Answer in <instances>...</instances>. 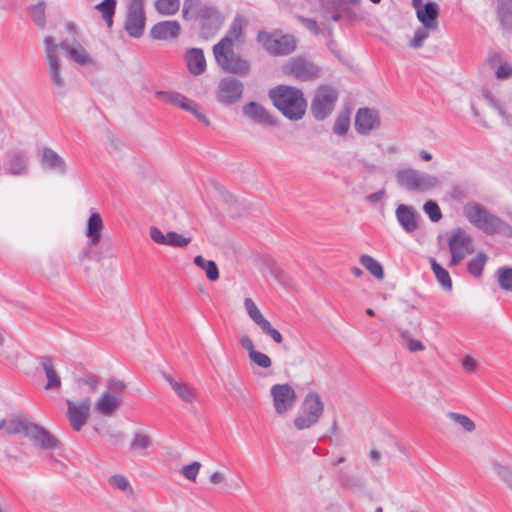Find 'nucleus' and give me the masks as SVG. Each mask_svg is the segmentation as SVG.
I'll use <instances>...</instances> for the list:
<instances>
[{
  "label": "nucleus",
  "instance_id": "obj_49",
  "mask_svg": "<svg viewBox=\"0 0 512 512\" xmlns=\"http://www.w3.org/2000/svg\"><path fill=\"white\" fill-rule=\"evenodd\" d=\"M402 344L411 352L422 351L425 349L424 345L420 340L411 337V333L408 330L401 332Z\"/></svg>",
  "mask_w": 512,
  "mask_h": 512
},
{
  "label": "nucleus",
  "instance_id": "obj_39",
  "mask_svg": "<svg viewBox=\"0 0 512 512\" xmlns=\"http://www.w3.org/2000/svg\"><path fill=\"white\" fill-rule=\"evenodd\" d=\"M48 67L52 83L58 88L64 87L65 81L60 74V62L57 54L49 52Z\"/></svg>",
  "mask_w": 512,
  "mask_h": 512
},
{
  "label": "nucleus",
  "instance_id": "obj_13",
  "mask_svg": "<svg viewBox=\"0 0 512 512\" xmlns=\"http://www.w3.org/2000/svg\"><path fill=\"white\" fill-rule=\"evenodd\" d=\"M66 417L74 431H80L90 418L91 399L86 397L81 401L66 399Z\"/></svg>",
  "mask_w": 512,
  "mask_h": 512
},
{
  "label": "nucleus",
  "instance_id": "obj_19",
  "mask_svg": "<svg viewBox=\"0 0 512 512\" xmlns=\"http://www.w3.org/2000/svg\"><path fill=\"white\" fill-rule=\"evenodd\" d=\"M163 379L171 386L177 397L187 404H192L197 398V389L182 379H175L170 374L163 372Z\"/></svg>",
  "mask_w": 512,
  "mask_h": 512
},
{
  "label": "nucleus",
  "instance_id": "obj_56",
  "mask_svg": "<svg viewBox=\"0 0 512 512\" xmlns=\"http://www.w3.org/2000/svg\"><path fill=\"white\" fill-rule=\"evenodd\" d=\"M259 328L264 334L271 337L275 343L281 344L283 342L282 334L277 329L272 327L271 323L268 320H266L261 326H259Z\"/></svg>",
  "mask_w": 512,
  "mask_h": 512
},
{
  "label": "nucleus",
  "instance_id": "obj_2",
  "mask_svg": "<svg viewBox=\"0 0 512 512\" xmlns=\"http://www.w3.org/2000/svg\"><path fill=\"white\" fill-rule=\"evenodd\" d=\"M463 214L473 226L487 235L500 234L507 238L512 237V226L477 202L466 203Z\"/></svg>",
  "mask_w": 512,
  "mask_h": 512
},
{
  "label": "nucleus",
  "instance_id": "obj_43",
  "mask_svg": "<svg viewBox=\"0 0 512 512\" xmlns=\"http://www.w3.org/2000/svg\"><path fill=\"white\" fill-rule=\"evenodd\" d=\"M180 8V0H157L155 9L161 15H175Z\"/></svg>",
  "mask_w": 512,
  "mask_h": 512
},
{
  "label": "nucleus",
  "instance_id": "obj_44",
  "mask_svg": "<svg viewBox=\"0 0 512 512\" xmlns=\"http://www.w3.org/2000/svg\"><path fill=\"white\" fill-rule=\"evenodd\" d=\"M488 260V257L485 253L479 252L476 257L468 262L467 268L471 275L476 278L481 277L484 266Z\"/></svg>",
  "mask_w": 512,
  "mask_h": 512
},
{
  "label": "nucleus",
  "instance_id": "obj_24",
  "mask_svg": "<svg viewBox=\"0 0 512 512\" xmlns=\"http://www.w3.org/2000/svg\"><path fill=\"white\" fill-rule=\"evenodd\" d=\"M122 396L114 395L111 392H104L95 403L97 412L104 416L113 415L122 405Z\"/></svg>",
  "mask_w": 512,
  "mask_h": 512
},
{
  "label": "nucleus",
  "instance_id": "obj_42",
  "mask_svg": "<svg viewBox=\"0 0 512 512\" xmlns=\"http://www.w3.org/2000/svg\"><path fill=\"white\" fill-rule=\"evenodd\" d=\"M203 4L201 0H184L182 16L185 20H191L194 18H200V11L202 10Z\"/></svg>",
  "mask_w": 512,
  "mask_h": 512
},
{
  "label": "nucleus",
  "instance_id": "obj_35",
  "mask_svg": "<svg viewBox=\"0 0 512 512\" xmlns=\"http://www.w3.org/2000/svg\"><path fill=\"white\" fill-rule=\"evenodd\" d=\"M68 58L79 65H97V62L89 55L80 43H76V45L72 47V50H69Z\"/></svg>",
  "mask_w": 512,
  "mask_h": 512
},
{
  "label": "nucleus",
  "instance_id": "obj_10",
  "mask_svg": "<svg viewBox=\"0 0 512 512\" xmlns=\"http://www.w3.org/2000/svg\"><path fill=\"white\" fill-rule=\"evenodd\" d=\"M451 253L450 266L458 265L465 257L474 252L472 237L462 228L454 230L448 240Z\"/></svg>",
  "mask_w": 512,
  "mask_h": 512
},
{
  "label": "nucleus",
  "instance_id": "obj_59",
  "mask_svg": "<svg viewBox=\"0 0 512 512\" xmlns=\"http://www.w3.org/2000/svg\"><path fill=\"white\" fill-rule=\"evenodd\" d=\"M297 20L304 25L310 32H312L314 35H319L322 33V30L320 29L317 21L312 18H307L304 16H297Z\"/></svg>",
  "mask_w": 512,
  "mask_h": 512
},
{
  "label": "nucleus",
  "instance_id": "obj_4",
  "mask_svg": "<svg viewBox=\"0 0 512 512\" xmlns=\"http://www.w3.org/2000/svg\"><path fill=\"white\" fill-rule=\"evenodd\" d=\"M213 54L217 65L223 71L239 76H246L249 74V61L234 52V45L217 43L213 47Z\"/></svg>",
  "mask_w": 512,
  "mask_h": 512
},
{
  "label": "nucleus",
  "instance_id": "obj_53",
  "mask_svg": "<svg viewBox=\"0 0 512 512\" xmlns=\"http://www.w3.org/2000/svg\"><path fill=\"white\" fill-rule=\"evenodd\" d=\"M31 16L33 18V21L40 27L44 28L45 26V8L44 3L39 2L36 5H34L30 10Z\"/></svg>",
  "mask_w": 512,
  "mask_h": 512
},
{
  "label": "nucleus",
  "instance_id": "obj_6",
  "mask_svg": "<svg viewBox=\"0 0 512 512\" xmlns=\"http://www.w3.org/2000/svg\"><path fill=\"white\" fill-rule=\"evenodd\" d=\"M324 412V403L318 392H309L301 404L294 425L298 430L308 429L318 423Z\"/></svg>",
  "mask_w": 512,
  "mask_h": 512
},
{
  "label": "nucleus",
  "instance_id": "obj_15",
  "mask_svg": "<svg viewBox=\"0 0 512 512\" xmlns=\"http://www.w3.org/2000/svg\"><path fill=\"white\" fill-rule=\"evenodd\" d=\"M283 72L300 81H309L318 76L319 68L302 57L291 58L284 66Z\"/></svg>",
  "mask_w": 512,
  "mask_h": 512
},
{
  "label": "nucleus",
  "instance_id": "obj_11",
  "mask_svg": "<svg viewBox=\"0 0 512 512\" xmlns=\"http://www.w3.org/2000/svg\"><path fill=\"white\" fill-rule=\"evenodd\" d=\"M144 0H130L127 5L124 29L130 37L140 38L145 28Z\"/></svg>",
  "mask_w": 512,
  "mask_h": 512
},
{
  "label": "nucleus",
  "instance_id": "obj_45",
  "mask_svg": "<svg viewBox=\"0 0 512 512\" xmlns=\"http://www.w3.org/2000/svg\"><path fill=\"white\" fill-rule=\"evenodd\" d=\"M447 417L458 424L465 432L471 433L476 429L474 421L464 414L448 412Z\"/></svg>",
  "mask_w": 512,
  "mask_h": 512
},
{
  "label": "nucleus",
  "instance_id": "obj_38",
  "mask_svg": "<svg viewBox=\"0 0 512 512\" xmlns=\"http://www.w3.org/2000/svg\"><path fill=\"white\" fill-rule=\"evenodd\" d=\"M491 466L497 477L512 491V469L510 466L498 461L492 460Z\"/></svg>",
  "mask_w": 512,
  "mask_h": 512
},
{
  "label": "nucleus",
  "instance_id": "obj_8",
  "mask_svg": "<svg viewBox=\"0 0 512 512\" xmlns=\"http://www.w3.org/2000/svg\"><path fill=\"white\" fill-rule=\"evenodd\" d=\"M337 100L338 93L333 87L328 85L318 87L310 106L312 116L318 121L326 119L334 110Z\"/></svg>",
  "mask_w": 512,
  "mask_h": 512
},
{
  "label": "nucleus",
  "instance_id": "obj_48",
  "mask_svg": "<svg viewBox=\"0 0 512 512\" xmlns=\"http://www.w3.org/2000/svg\"><path fill=\"white\" fill-rule=\"evenodd\" d=\"M496 274L499 286L505 291L512 292V268L500 267Z\"/></svg>",
  "mask_w": 512,
  "mask_h": 512
},
{
  "label": "nucleus",
  "instance_id": "obj_31",
  "mask_svg": "<svg viewBox=\"0 0 512 512\" xmlns=\"http://www.w3.org/2000/svg\"><path fill=\"white\" fill-rule=\"evenodd\" d=\"M152 445L150 436L144 432H134L129 444V451L132 454L145 456L147 449Z\"/></svg>",
  "mask_w": 512,
  "mask_h": 512
},
{
  "label": "nucleus",
  "instance_id": "obj_27",
  "mask_svg": "<svg viewBox=\"0 0 512 512\" xmlns=\"http://www.w3.org/2000/svg\"><path fill=\"white\" fill-rule=\"evenodd\" d=\"M184 58L191 74L198 76L206 70V59L202 49L191 48L187 50Z\"/></svg>",
  "mask_w": 512,
  "mask_h": 512
},
{
  "label": "nucleus",
  "instance_id": "obj_18",
  "mask_svg": "<svg viewBox=\"0 0 512 512\" xmlns=\"http://www.w3.org/2000/svg\"><path fill=\"white\" fill-rule=\"evenodd\" d=\"M412 6L416 10L418 20L426 29H437V17L439 14V6L437 3L427 2L422 4V0H412Z\"/></svg>",
  "mask_w": 512,
  "mask_h": 512
},
{
  "label": "nucleus",
  "instance_id": "obj_52",
  "mask_svg": "<svg viewBox=\"0 0 512 512\" xmlns=\"http://www.w3.org/2000/svg\"><path fill=\"white\" fill-rule=\"evenodd\" d=\"M424 212L428 215L432 222H438L442 218V212L439 205L434 201H427L423 206Z\"/></svg>",
  "mask_w": 512,
  "mask_h": 512
},
{
  "label": "nucleus",
  "instance_id": "obj_22",
  "mask_svg": "<svg viewBox=\"0 0 512 512\" xmlns=\"http://www.w3.org/2000/svg\"><path fill=\"white\" fill-rule=\"evenodd\" d=\"M181 26L176 20H167L156 23L150 30V36L156 40H170L179 36Z\"/></svg>",
  "mask_w": 512,
  "mask_h": 512
},
{
  "label": "nucleus",
  "instance_id": "obj_23",
  "mask_svg": "<svg viewBox=\"0 0 512 512\" xmlns=\"http://www.w3.org/2000/svg\"><path fill=\"white\" fill-rule=\"evenodd\" d=\"M39 365L47 378V383L44 388L46 390H59L62 382L55 368L53 357L41 356L39 358Z\"/></svg>",
  "mask_w": 512,
  "mask_h": 512
},
{
  "label": "nucleus",
  "instance_id": "obj_61",
  "mask_svg": "<svg viewBox=\"0 0 512 512\" xmlns=\"http://www.w3.org/2000/svg\"><path fill=\"white\" fill-rule=\"evenodd\" d=\"M186 111H189L190 113H192L205 126L210 125V120L208 119V117L205 114H203L201 111H199L197 104L194 101L191 100L190 109H186Z\"/></svg>",
  "mask_w": 512,
  "mask_h": 512
},
{
  "label": "nucleus",
  "instance_id": "obj_40",
  "mask_svg": "<svg viewBox=\"0 0 512 512\" xmlns=\"http://www.w3.org/2000/svg\"><path fill=\"white\" fill-rule=\"evenodd\" d=\"M116 3V0H103L95 6V8L101 12L102 18L108 28H111L113 25V16L115 14Z\"/></svg>",
  "mask_w": 512,
  "mask_h": 512
},
{
  "label": "nucleus",
  "instance_id": "obj_57",
  "mask_svg": "<svg viewBox=\"0 0 512 512\" xmlns=\"http://www.w3.org/2000/svg\"><path fill=\"white\" fill-rule=\"evenodd\" d=\"M126 384L119 379L110 378L107 384V391L114 395L122 396V393L126 390Z\"/></svg>",
  "mask_w": 512,
  "mask_h": 512
},
{
  "label": "nucleus",
  "instance_id": "obj_21",
  "mask_svg": "<svg viewBox=\"0 0 512 512\" xmlns=\"http://www.w3.org/2000/svg\"><path fill=\"white\" fill-rule=\"evenodd\" d=\"M379 114L370 108H360L355 117V129L362 135L368 134L379 126Z\"/></svg>",
  "mask_w": 512,
  "mask_h": 512
},
{
  "label": "nucleus",
  "instance_id": "obj_3",
  "mask_svg": "<svg viewBox=\"0 0 512 512\" xmlns=\"http://www.w3.org/2000/svg\"><path fill=\"white\" fill-rule=\"evenodd\" d=\"M269 98L273 105L290 120H300L307 107L302 91L296 87L278 85L269 90Z\"/></svg>",
  "mask_w": 512,
  "mask_h": 512
},
{
  "label": "nucleus",
  "instance_id": "obj_7",
  "mask_svg": "<svg viewBox=\"0 0 512 512\" xmlns=\"http://www.w3.org/2000/svg\"><path fill=\"white\" fill-rule=\"evenodd\" d=\"M399 186L409 190L425 192L439 184L436 176L420 172L413 168L398 170L395 174Z\"/></svg>",
  "mask_w": 512,
  "mask_h": 512
},
{
  "label": "nucleus",
  "instance_id": "obj_62",
  "mask_svg": "<svg viewBox=\"0 0 512 512\" xmlns=\"http://www.w3.org/2000/svg\"><path fill=\"white\" fill-rule=\"evenodd\" d=\"M512 76V67L506 63L501 64L496 70V77L498 79H506Z\"/></svg>",
  "mask_w": 512,
  "mask_h": 512
},
{
  "label": "nucleus",
  "instance_id": "obj_60",
  "mask_svg": "<svg viewBox=\"0 0 512 512\" xmlns=\"http://www.w3.org/2000/svg\"><path fill=\"white\" fill-rule=\"evenodd\" d=\"M89 388L90 392H95L98 388L99 377L94 374H88L78 380Z\"/></svg>",
  "mask_w": 512,
  "mask_h": 512
},
{
  "label": "nucleus",
  "instance_id": "obj_14",
  "mask_svg": "<svg viewBox=\"0 0 512 512\" xmlns=\"http://www.w3.org/2000/svg\"><path fill=\"white\" fill-rule=\"evenodd\" d=\"M273 406L277 414L282 415L292 409L296 403L297 395L289 384H275L270 389Z\"/></svg>",
  "mask_w": 512,
  "mask_h": 512
},
{
  "label": "nucleus",
  "instance_id": "obj_64",
  "mask_svg": "<svg viewBox=\"0 0 512 512\" xmlns=\"http://www.w3.org/2000/svg\"><path fill=\"white\" fill-rule=\"evenodd\" d=\"M240 344L248 352V357L255 351L253 341L248 335H243L240 338Z\"/></svg>",
  "mask_w": 512,
  "mask_h": 512
},
{
  "label": "nucleus",
  "instance_id": "obj_26",
  "mask_svg": "<svg viewBox=\"0 0 512 512\" xmlns=\"http://www.w3.org/2000/svg\"><path fill=\"white\" fill-rule=\"evenodd\" d=\"M396 218L407 233H413L418 229L417 214L413 207L400 204L396 208Z\"/></svg>",
  "mask_w": 512,
  "mask_h": 512
},
{
  "label": "nucleus",
  "instance_id": "obj_1",
  "mask_svg": "<svg viewBox=\"0 0 512 512\" xmlns=\"http://www.w3.org/2000/svg\"><path fill=\"white\" fill-rule=\"evenodd\" d=\"M24 433L25 437L42 449H57L60 441L44 427L11 415L0 420V436H11Z\"/></svg>",
  "mask_w": 512,
  "mask_h": 512
},
{
  "label": "nucleus",
  "instance_id": "obj_37",
  "mask_svg": "<svg viewBox=\"0 0 512 512\" xmlns=\"http://www.w3.org/2000/svg\"><path fill=\"white\" fill-rule=\"evenodd\" d=\"M194 264L205 272L208 280L216 281L219 279V269L214 261L206 260L201 255H198L194 258Z\"/></svg>",
  "mask_w": 512,
  "mask_h": 512
},
{
  "label": "nucleus",
  "instance_id": "obj_58",
  "mask_svg": "<svg viewBox=\"0 0 512 512\" xmlns=\"http://www.w3.org/2000/svg\"><path fill=\"white\" fill-rule=\"evenodd\" d=\"M429 33L424 28H419L415 31L413 39L409 42V46L414 49H419L423 46L424 41L428 38Z\"/></svg>",
  "mask_w": 512,
  "mask_h": 512
},
{
  "label": "nucleus",
  "instance_id": "obj_20",
  "mask_svg": "<svg viewBox=\"0 0 512 512\" xmlns=\"http://www.w3.org/2000/svg\"><path fill=\"white\" fill-rule=\"evenodd\" d=\"M149 235L150 238L157 244L178 248L186 247L192 241L191 237H185L174 231H169L166 235H164L162 231L155 226L150 227Z\"/></svg>",
  "mask_w": 512,
  "mask_h": 512
},
{
  "label": "nucleus",
  "instance_id": "obj_12",
  "mask_svg": "<svg viewBox=\"0 0 512 512\" xmlns=\"http://www.w3.org/2000/svg\"><path fill=\"white\" fill-rule=\"evenodd\" d=\"M243 92V82L235 77L227 76L218 83L216 99L220 104L230 106L241 100Z\"/></svg>",
  "mask_w": 512,
  "mask_h": 512
},
{
  "label": "nucleus",
  "instance_id": "obj_50",
  "mask_svg": "<svg viewBox=\"0 0 512 512\" xmlns=\"http://www.w3.org/2000/svg\"><path fill=\"white\" fill-rule=\"evenodd\" d=\"M108 482H109L110 486H112L120 491H123V492L129 491L130 493L133 492L129 480L121 474H115V475L111 476L109 478Z\"/></svg>",
  "mask_w": 512,
  "mask_h": 512
},
{
  "label": "nucleus",
  "instance_id": "obj_5",
  "mask_svg": "<svg viewBox=\"0 0 512 512\" xmlns=\"http://www.w3.org/2000/svg\"><path fill=\"white\" fill-rule=\"evenodd\" d=\"M257 41L271 55L281 56L291 54L296 50L297 42L293 35L283 34L281 30L258 32Z\"/></svg>",
  "mask_w": 512,
  "mask_h": 512
},
{
  "label": "nucleus",
  "instance_id": "obj_46",
  "mask_svg": "<svg viewBox=\"0 0 512 512\" xmlns=\"http://www.w3.org/2000/svg\"><path fill=\"white\" fill-rule=\"evenodd\" d=\"M244 307L251 320L258 327L261 326L267 320L251 298H246L244 300Z\"/></svg>",
  "mask_w": 512,
  "mask_h": 512
},
{
  "label": "nucleus",
  "instance_id": "obj_9",
  "mask_svg": "<svg viewBox=\"0 0 512 512\" xmlns=\"http://www.w3.org/2000/svg\"><path fill=\"white\" fill-rule=\"evenodd\" d=\"M320 14L325 21H354L361 17L355 8L348 5V0H319Z\"/></svg>",
  "mask_w": 512,
  "mask_h": 512
},
{
  "label": "nucleus",
  "instance_id": "obj_63",
  "mask_svg": "<svg viewBox=\"0 0 512 512\" xmlns=\"http://www.w3.org/2000/svg\"><path fill=\"white\" fill-rule=\"evenodd\" d=\"M385 190L381 189L375 193H371L365 196V200L371 204H377L385 198Z\"/></svg>",
  "mask_w": 512,
  "mask_h": 512
},
{
  "label": "nucleus",
  "instance_id": "obj_55",
  "mask_svg": "<svg viewBox=\"0 0 512 512\" xmlns=\"http://www.w3.org/2000/svg\"><path fill=\"white\" fill-rule=\"evenodd\" d=\"M249 359L251 362L256 364L261 368H269L272 365V361L268 355L263 352L255 350L250 356Z\"/></svg>",
  "mask_w": 512,
  "mask_h": 512
},
{
  "label": "nucleus",
  "instance_id": "obj_33",
  "mask_svg": "<svg viewBox=\"0 0 512 512\" xmlns=\"http://www.w3.org/2000/svg\"><path fill=\"white\" fill-rule=\"evenodd\" d=\"M482 96L501 116L505 125L512 127V114L507 112L504 106L492 95L488 89L482 90Z\"/></svg>",
  "mask_w": 512,
  "mask_h": 512
},
{
  "label": "nucleus",
  "instance_id": "obj_29",
  "mask_svg": "<svg viewBox=\"0 0 512 512\" xmlns=\"http://www.w3.org/2000/svg\"><path fill=\"white\" fill-rule=\"evenodd\" d=\"M497 19L505 33H512V0H493Z\"/></svg>",
  "mask_w": 512,
  "mask_h": 512
},
{
  "label": "nucleus",
  "instance_id": "obj_28",
  "mask_svg": "<svg viewBox=\"0 0 512 512\" xmlns=\"http://www.w3.org/2000/svg\"><path fill=\"white\" fill-rule=\"evenodd\" d=\"M248 21L241 15H236L230 24L227 34L218 42L224 45H234L236 41H243L244 29Z\"/></svg>",
  "mask_w": 512,
  "mask_h": 512
},
{
  "label": "nucleus",
  "instance_id": "obj_32",
  "mask_svg": "<svg viewBox=\"0 0 512 512\" xmlns=\"http://www.w3.org/2000/svg\"><path fill=\"white\" fill-rule=\"evenodd\" d=\"M156 96L163 102L180 107L183 110L190 109L191 99L178 92L158 91Z\"/></svg>",
  "mask_w": 512,
  "mask_h": 512
},
{
  "label": "nucleus",
  "instance_id": "obj_36",
  "mask_svg": "<svg viewBox=\"0 0 512 512\" xmlns=\"http://www.w3.org/2000/svg\"><path fill=\"white\" fill-rule=\"evenodd\" d=\"M430 264L440 286L445 291H450L452 289V280L449 272L437 263L434 258H430Z\"/></svg>",
  "mask_w": 512,
  "mask_h": 512
},
{
  "label": "nucleus",
  "instance_id": "obj_54",
  "mask_svg": "<svg viewBox=\"0 0 512 512\" xmlns=\"http://www.w3.org/2000/svg\"><path fill=\"white\" fill-rule=\"evenodd\" d=\"M201 468V463L198 461H194L189 465L183 466L181 468V474L188 480L195 482L199 470Z\"/></svg>",
  "mask_w": 512,
  "mask_h": 512
},
{
  "label": "nucleus",
  "instance_id": "obj_41",
  "mask_svg": "<svg viewBox=\"0 0 512 512\" xmlns=\"http://www.w3.org/2000/svg\"><path fill=\"white\" fill-rule=\"evenodd\" d=\"M359 261L376 279L382 280L384 278L385 274L382 265L373 257L362 255Z\"/></svg>",
  "mask_w": 512,
  "mask_h": 512
},
{
  "label": "nucleus",
  "instance_id": "obj_34",
  "mask_svg": "<svg viewBox=\"0 0 512 512\" xmlns=\"http://www.w3.org/2000/svg\"><path fill=\"white\" fill-rule=\"evenodd\" d=\"M27 170V159L22 152H16L10 156L7 162V171L12 175L25 174Z\"/></svg>",
  "mask_w": 512,
  "mask_h": 512
},
{
  "label": "nucleus",
  "instance_id": "obj_25",
  "mask_svg": "<svg viewBox=\"0 0 512 512\" xmlns=\"http://www.w3.org/2000/svg\"><path fill=\"white\" fill-rule=\"evenodd\" d=\"M41 164L44 168L55 171L61 175L67 172L65 160L49 147H45L42 150Z\"/></svg>",
  "mask_w": 512,
  "mask_h": 512
},
{
  "label": "nucleus",
  "instance_id": "obj_16",
  "mask_svg": "<svg viewBox=\"0 0 512 512\" xmlns=\"http://www.w3.org/2000/svg\"><path fill=\"white\" fill-rule=\"evenodd\" d=\"M198 19L200 21V33L205 39L214 36L224 22L221 13L211 5L203 6Z\"/></svg>",
  "mask_w": 512,
  "mask_h": 512
},
{
  "label": "nucleus",
  "instance_id": "obj_51",
  "mask_svg": "<svg viewBox=\"0 0 512 512\" xmlns=\"http://www.w3.org/2000/svg\"><path fill=\"white\" fill-rule=\"evenodd\" d=\"M350 126L349 115L346 113H341L335 120L333 126V132L337 135H345L348 132Z\"/></svg>",
  "mask_w": 512,
  "mask_h": 512
},
{
  "label": "nucleus",
  "instance_id": "obj_30",
  "mask_svg": "<svg viewBox=\"0 0 512 512\" xmlns=\"http://www.w3.org/2000/svg\"><path fill=\"white\" fill-rule=\"evenodd\" d=\"M103 227L104 225L101 215L97 212H93L87 221L86 229V236L89 238L90 246H96L99 244Z\"/></svg>",
  "mask_w": 512,
  "mask_h": 512
},
{
  "label": "nucleus",
  "instance_id": "obj_17",
  "mask_svg": "<svg viewBox=\"0 0 512 512\" xmlns=\"http://www.w3.org/2000/svg\"><path fill=\"white\" fill-rule=\"evenodd\" d=\"M243 115L254 124L264 126L277 125V119L261 104L250 101L242 106Z\"/></svg>",
  "mask_w": 512,
  "mask_h": 512
},
{
  "label": "nucleus",
  "instance_id": "obj_47",
  "mask_svg": "<svg viewBox=\"0 0 512 512\" xmlns=\"http://www.w3.org/2000/svg\"><path fill=\"white\" fill-rule=\"evenodd\" d=\"M244 307L251 320L258 327L261 326L267 320L251 298H246L244 300Z\"/></svg>",
  "mask_w": 512,
  "mask_h": 512
}]
</instances>
